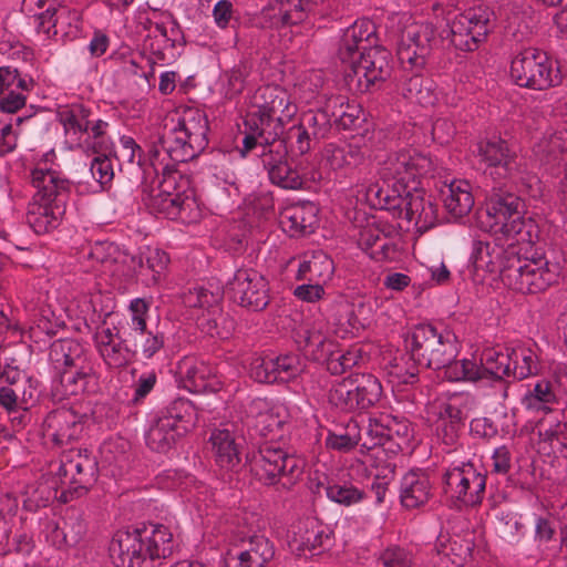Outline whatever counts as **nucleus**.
Returning <instances> with one entry per match:
<instances>
[{"instance_id":"obj_1","label":"nucleus","mask_w":567,"mask_h":567,"mask_svg":"<svg viewBox=\"0 0 567 567\" xmlns=\"http://www.w3.org/2000/svg\"><path fill=\"white\" fill-rule=\"evenodd\" d=\"M173 534L162 524L134 530H117L109 547L115 567H153L173 553Z\"/></svg>"},{"instance_id":"obj_2","label":"nucleus","mask_w":567,"mask_h":567,"mask_svg":"<svg viewBox=\"0 0 567 567\" xmlns=\"http://www.w3.org/2000/svg\"><path fill=\"white\" fill-rule=\"evenodd\" d=\"M525 213V203L518 196H496L487 200L478 215V224L496 241L532 246L538 239V226Z\"/></svg>"},{"instance_id":"obj_3","label":"nucleus","mask_w":567,"mask_h":567,"mask_svg":"<svg viewBox=\"0 0 567 567\" xmlns=\"http://www.w3.org/2000/svg\"><path fill=\"white\" fill-rule=\"evenodd\" d=\"M298 112L288 91L279 85H262L249 96L246 126L266 138H278Z\"/></svg>"},{"instance_id":"obj_4","label":"nucleus","mask_w":567,"mask_h":567,"mask_svg":"<svg viewBox=\"0 0 567 567\" xmlns=\"http://www.w3.org/2000/svg\"><path fill=\"white\" fill-rule=\"evenodd\" d=\"M208 120L197 109H186L169 118L159 145L177 163L194 158L208 144Z\"/></svg>"},{"instance_id":"obj_5","label":"nucleus","mask_w":567,"mask_h":567,"mask_svg":"<svg viewBox=\"0 0 567 567\" xmlns=\"http://www.w3.org/2000/svg\"><path fill=\"white\" fill-rule=\"evenodd\" d=\"M143 202L154 213L168 219L193 220L197 217V205L188 179L177 172L164 173L162 181L150 192L143 190Z\"/></svg>"},{"instance_id":"obj_6","label":"nucleus","mask_w":567,"mask_h":567,"mask_svg":"<svg viewBox=\"0 0 567 567\" xmlns=\"http://www.w3.org/2000/svg\"><path fill=\"white\" fill-rule=\"evenodd\" d=\"M411 359L421 367L445 369L457 355L456 338L451 332H437L431 324L414 326L405 338Z\"/></svg>"},{"instance_id":"obj_7","label":"nucleus","mask_w":567,"mask_h":567,"mask_svg":"<svg viewBox=\"0 0 567 567\" xmlns=\"http://www.w3.org/2000/svg\"><path fill=\"white\" fill-rule=\"evenodd\" d=\"M473 154L483 173L493 181L503 184L532 183L534 176L527 175V165L522 157L511 152L507 143L501 138L480 141Z\"/></svg>"},{"instance_id":"obj_8","label":"nucleus","mask_w":567,"mask_h":567,"mask_svg":"<svg viewBox=\"0 0 567 567\" xmlns=\"http://www.w3.org/2000/svg\"><path fill=\"white\" fill-rule=\"evenodd\" d=\"M197 423L196 408L189 400L176 399L162 410L146 432V444L157 452H166L176 441L190 432Z\"/></svg>"},{"instance_id":"obj_9","label":"nucleus","mask_w":567,"mask_h":567,"mask_svg":"<svg viewBox=\"0 0 567 567\" xmlns=\"http://www.w3.org/2000/svg\"><path fill=\"white\" fill-rule=\"evenodd\" d=\"M435 171L433 159L415 148L391 152L380 163L379 175L383 184L394 192H408L417 187L421 177Z\"/></svg>"},{"instance_id":"obj_10","label":"nucleus","mask_w":567,"mask_h":567,"mask_svg":"<svg viewBox=\"0 0 567 567\" xmlns=\"http://www.w3.org/2000/svg\"><path fill=\"white\" fill-rule=\"evenodd\" d=\"M247 464L251 474L262 484H280L284 488H290L298 482L305 466L301 458L270 445L248 454Z\"/></svg>"},{"instance_id":"obj_11","label":"nucleus","mask_w":567,"mask_h":567,"mask_svg":"<svg viewBox=\"0 0 567 567\" xmlns=\"http://www.w3.org/2000/svg\"><path fill=\"white\" fill-rule=\"evenodd\" d=\"M559 277V266L544 257H522L518 252L507 266L503 282L522 293H538L554 285Z\"/></svg>"},{"instance_id":"obj_12","label":"nucleus","mask_w":567,"mask_h":567,"mask_svg":"<svg viewBox=\"0 0 567 567\" xmlns=\"http://www.w3.org/2000/svg\"><path fill=\"white\" fill-rule=\"evenodd\" d=\"M61 123L65 134L74 136L76 146L86 154H100L110 150L106 136L109 124L101 120H92L91 112L83 105H73L61 113Z\"/></svg>"},{"instance_id":"obj_13","label":"nucleus","mask_w":567,"mask_h":567,"mask_svg":"<svg viewBox=\"0 0 567 567\" xmlns=\"http://www.w3.org/2000/svg\"><path fill=\"white\" fill-rule=\"evenodd\" d=\"M486 477L472 463L450 466L443 475V491L457 507L475 506L485 494Z\"/></svg>"},{"instance_id":"obj_14","label":"nucleus","mask_w":567,"mask_h":567,"mask_svg":"<svg viewBox=\"0 0 567 567\" xmlns=\"http://www.w3.org/2000/svg\"><path fill=\"white\" fill-rule=\"evenodd\" d=\"M511 76L517 85L533 90H546L559 82L553 62L544 51L535 48H527L513 59Z\"/></svg>"},{"instance_id":"obj_15","label":"nucleus","mask_w":567,"mask_h":567,"mask_svg":"<svg viewBox=\"0 0 567 567\" xmlns=\"http://www.w3.org/2000/svg\"><path fill=\"white\" fill-rule=\"evenodd\" d=\"M494 12L483 6L455 16L449 24L450 43L462 51H474L492 29Z\"/></svg>"},{"instance_id":"obj_16","label":"nucleus","mask_w":567,"mask_h":567,"mask_svg":"<svg viewBox=\"0 0 567 567\" xmlns=\"http://www.w3.org/2000/svg\"><path fill=\"white\" fill-rule=\"evenodd\" d=\"M148 310L150 305L144 299L135 298L131 300L125 317L127 341L147 360L158 353L165 344L162 332L147 329Z\"/></svg>"},{"instance_id":"obj_17","label":"nucleus","mask_w":567,"mask_h":567,"mask_svg":"<svg viewBox=\"0 0 567 567\" xmlns=\"http://www.w3.org/2000/svg\"><path fill=\"white\" fill-rule=\"evenodd\" d=\"M427 22H413L404 28L398 45V59L404 70H422L436 38Z\"/></svg>"},{"instance_id":"obj_18","label":"nucleus","mask_w":567,"mask_h":567,"mask_svg":"<svg viewBox=\"0 0 567 567\" xmlns=\"http://www.w3.org/2000/svg\"><path fill=\"white\" fill-rule=\"evenodd\" d=\"M258 157L271 184L284 189L296 190L302 188L303 178L290 164L285 141L278 138L269 141L266 138V145L261 146Z\"/></svg>"},{"instance_id":"obj_19","label":"nucleus","mask_w":567,"mask_h":567,"mask_svg":"<svg viewBox=\"0 0 567 567\" xmlns=\"http://www.w3.org/2000/svg\"><path fill=\"white\" fill-rule=\"evenodd\" d=\"M56 474L62 484L82 495L96 481L97 463L87 450L71 449L63 452Z\"/></svg>"},{"instance_id":"obj_20","label":"nucleus","mask_w":567,"mask_h":567,"mask_svg":"<svg viewBox=\"0 0 567 567\" xmlns=\"http://www.w3.org/2000/svg\"><path fill=\"white\" fill-rule=\"evenodd\" d=\"M226 292L234 302L254 311L262 310L269 302L268 282L255 269H238L227 282Z\"/></svg>"},{"instance_id":"obj_21","label":"nucleus","mask_w":567,"mask_h":567,"mask_svg":"<svg viewBox=\"0 0 567 567\" xmlns=\"http://www.w3.org/2000/svg\"><path fill=\"white\" fill-rule=\"evenodd\" d=\"M519 248L511 243L499 240L484 241L474 239L472 244L471 261L476 271H485L493 278L503 280L507 266L513 257H516Z\"/></svg>"},{"instance_id":"obj_22","label":"nucleus","mask_w":567,"mask_h":567,"mask_svg":"<svg viewBox=\"0 0 567 567\" xmlns=\"http://www.w3.org/2000/svg\"><path fill=\"white\" fill-rule=\"evenodd\" d=\"M44 21L35 25V31L43 41H71L80 37L83 29L82 13L63 2L48 14Z\"/></svg>"},{"instance_id":"obj_23","label":"nucleus","mask_w":567,"mask_h":567,"mask_svg":"<svg viewBox=\"0 0 567 567\" xmlns=\"http://www.w3.org/2000/svg\"><path fill=\"white\" fill-rule=\"evenodd\" d=\"M351 60V69L346 79L352 84L355 82L359 90H368L378 81H383L391 73V66L385 50L369 48L361 52L358 60Z\"/></svg>"},{"instance_id":"obj_24","label":"nucleus","mask_w":567,"mask_h":567,"mask_svg":"<svg viewBox=\"0 0 567 567\" xmlns=\"http://www.w3.org/2000/svg\"><path fill=\"white\" fill-rule=\"evenodd\" d=\"M394 233L392 225L377 217L367 218L358 233V246L377 261L392 259L395 255V245L390 236Z\"/></svg>"},{"instance_id":"obj_25","label":"nucleus","mask_w":567,"mask_h":567,"mask_svg":"<svg viewBox=\"0 0 567 567\" xmlns=\"http://www.w3.org/2000/svg\"><path fill=\"white\" fill-rule=\"evenodd\" d=\"M179 385L190 393L217 392L224 381L219 370L210 364L192 358H185L178 365Z\"/></svg>"},{"instance_id":"obj_26","label":"nucleus","mask_w":567,"mask_h":567,"mask_svg":"<svg viewBox=\"0 0 567 567\" xmlns=\"http://www.w3.org/2000/svg\"><path fill=\"white\" fill-rule=\"evenodd\" d=\"M396 210L406 220L408 227L412 226L420 233L426 231L436 223V206L431 196L419 187L413 186L403 193L402 207Z\"/></svg>"},{"instance_id":"obj_27","label":"nucleus","mask_w":567,"mask_h":567,"mask_svg":"<svg viewBox=\"0 0 567 567\" xmlns=\"http://www.w3.org/2000/svg\"><path fill=\"white\" fill-rule=\"evenodd\" d=\"M94 347L110 369H121L132 362L136 350H132L116 328L101 326L93 334Z\"/></svg>"},{"instance_id":"obj_28","label":"nucleus","mask_w":567,"mask_h":567,"mask_svg":"<svg viewBox=\"0 0 567 567\" xmlns=\"http://www.w3.org/2000/svg\"><path fill=\"white\" fill-rule=\"evenodd\" d=\"M82 431V416L64 406L48 413L42 423L43 437L54 445H63L79 439Z\"/></svg>"},{"instance_id":"obj_29","label":"nucleus","mask_w":567,"mask_h":567,"mask_svg":"<svg viewBox=\"0 0 567 567\" xmlns=\"http://www.w3.org/2000/svg\"><path fill=\"white\" fill-rule=\"evenodd\" d=\"M274 556L275 548L270 540L255 535L227 553L225 567H264Z\"/></svg>"},{"instance_id":"obj_30","label":"nucleus","mask_w":567,"mask_h":567,"mask_svg":"<svg viewBox=\"0 0 567 567\" xmlns=\"http://www.w3.org/2000/svg\"><path fill=\"white\" fill-rule=\"evenodd\" d=\"M156 480L161 488L179 489L182 496L196 507L199 516L207 514L206 502L209 491L203 483L178 470H166L158 474Z\"/></svg>"},{"instance_id":"obj_31","label":"nucleus","mask_w":567,"mask_h":567,"mask_svg":"<svg viewBox=\"0 0 567 567\" xmlns=\"http://www.w3.org/2000/svg\"><path fill=\"white\" fill-rule=\"evenodd\" d=\"M64 214L65 203L62 198L33 195L28 205L25 219L34 233L45 234L60 225Z\"/></svg>"},{"instance_id":"obj_32","label":"nucleus","mask_w":567,"mask_h":567,"mask_svg":"<svg viewBox=\"0 0 567 567\" xmlns=\"http://www.w3.org/2000/svg\"><path fill=\"white\" fill-rule=\"evenodd\" d=\"M328 539L323 525L317 518L308 517L293 527L289 546L299 556H313L320 553Z\"/></svg>"},{"instance_id":"obj_33","label":"nucleus","mask_w":567,"mask_h":567,"mask_svg":"<svg viewBox=\"0 0 567 567\" xmlns=\"http://www.w3.org/2000/svg\"><path fill=\"white\" fill-rule=\"evenodd\" d=\"M305 18L302 0H270L261 10L259 21L264 28L280 29L297 24Z\"/></svg>"},{"instance_id":"obj_34","label":"nucleus","mask_w":567,"mask_h":567,"mask_svg":"<svg viewBox=\"0 0 567 567\" xmlns=\"http://www.w3.org/2000/svg\"><path fill=\"white\" fill-rule=\"evenodd\" d=\"M95 384L96 375L92 363L61 370L60 382L55 385L53 395L58 399L79 395L92 391Z\"/></svg>"},{"instance_id":"obj_35","label":"nucleus","mask_w":567,"mask_h":567,"mask_svg":"<svg viewBox=\"0 0 567 567\" xmlns=\"http://www.w3.org/2000/svg\"><path fill=\"white\" fill-rule=\"evenodd\" d=\"M209 441L216 464L227 471L236 470L241 461V444L235 433L229 429H215Z\"/></svg>"},{"instance_id":"obj_36","label":"nucleus","mask_w":567,"mask_h":567,"mask_svg":"<svg viewBox=\"0 0 567 567\" xmlns=\"http://www.w3.org/2000/svg\"><path fill=\"white\" fill-rule=\"evenodd\" d=\"M49 358L56 371L92 363L85 347L73 339H60L50 347Z\"/></svg>"},{"instance_id":"obj_37","label":"nucleus","mask_w":567,"mask_h":567,"mask_svg":"<svg viewBox=\"0 0 567 567\" xmlns=\"http://www.w3.org/2000/svg\"><path fill=\"white\" fill-rule=\"evenodd\" d=\"M374 25L369 20H358L343 32L340 55L343 62L352 59L355 52H365L373 43Z\"/></svg>"},{"instance_id":"obj_38","label":"nucleus","mask_w":567,"mask_h":567,"mask_svg":"<svg viewBox=\"0 0 567 567\" xmlns=\"http://www.w3.org/2000/svg\"><path fill=\"white\" fill-rule=\"evenodd\" d=\"M333 271L332 259L322 250H312L300 257L296 278L302 281L326 284L332 278Z\"/></svg>"},{"instance_id":"obj_39","label":"nucleus","mask_w":567,"mask_h":567,"mask_svg":"<svg viewBox=\"0 0 567 567\" xmlns=\"http://www.w3.org/2000/svg\"><path fill=\"white\" fill-rule=\"evenodd\" d=\"M302 337L303 349L315 361L328 363L338 352V343L329 336L322 322L313 323Z\"/></svg>"},{"instance_id":"obj_40","label":"nucleus","mask_w":567,"mask_h":567,"mask_svg":"<svg viewBox=\"0 0 567 567\" xmlns=\"http://www.w3.org/2000/svg\"><path fill=\"white\" fill-rule=\"evenodd\" d=\"M317 213L313 204L295 205L282 212L280 223L290 236L311 234L318 224Z\"/></svg>"},{"instance_id":"obj_41","label":"nucleus","mask_w":567,"mask_h":567,"mask_svg":"<svg viewBox=\"0 0 567 567\" xmlns=\"http://www.w3.org/2000/svg\"><path fill=\"white\" fill-rule=\"evenodd\" d=\"M31 182L38 189L34 195L49 198H62L70 188V182L55 167L35 166L31 172Z\"/></svg>"},{"instance_id":"obj_42","label":"nucleus","mask_w":567,"mask_h":567,"mask_svg":"<svg viewBox=\"0 0 567 567\" xmlns=\"http://www.w3.org/2000/svg\"><path fill=\"white\" fill-rule=\"evenodd\" d=\"M442 195L444 207L453 218L467 215L474 206L472 186L465 179H453Z\"/></svg>"},{"instance_id":"obj_43","label":"nucleus","mask_w":567,"mask_h":567,"mask_svg":"<svg viewBox=\"0 0 567 567\" xmlns=\"http://www.w3.org/2000/svg\"><path fill=\"white\" fill-rule=\"evenodd\" d=\"M296 89L299 97L310 104H326L331 96L324 73L321 70H310L303 72L297 83Z\"/></svg>"},{"instance_id":"obj_44","label":"nucleus","mask_w":567,"mask_h":567,"mask_svg":"<svg viewBox=\"0 0 567 567\" xmlns=\"http://www.w3.org/2000/svg\"><path fill=\"white\" fill-rule=\"evenodd\" d=\"M370 321L369 317L360 318L355 307L348 301H340L336 305L332 316V331L341 339L352 338L362 330Z\"/></svg>"},{"instance_id":"obj_45","label":"nucleus","mask_w":567,"mask_h":567,"mask_svg":"<svg viewBox=\"0 0 567 567\" xmlns=\"http://www.w3.org/2000/svg\"><path fill=\"white\" fill-rule=\"evenodd\" d=\"M431 495L430 480L423 473L411 471L401 481V503L406 508L424 505Z\"/></svg>"},{"instance_id":"obj_46","label":"nucleus","mask_w":567,"mask_h":567,"mask_svg":"<svg viewBox=\"0 0 567 567\" xmlns=\"http://www.w3.org/2000/svg\"><path fill=\"white\" fill-rule=\"evenodd\" d=\"M178 35V28L153 32L147 35L145 48L150 51L154 63L169 64L176 60L178 55L176 52Z\"/></svg>"},{"instance_id":"obj_47","label":"nucleus","mask_w":567,"mask_h":567,"mask_svg":"<svg viewBox=\"0 0 567 567\" xmlns=\"http://www.w3.org/2000/svg\"><path fill=\"white\" fill-rule=\"evenodd\" d=\"M365 437L362 445L370 450L367 456V462H383L389 461L386 458V452L381 445L389 441V430L386 425V419H369L367 426L364 427Z\"/></svg>"},{"instance_id":"obj_48","label":"nucleus","mask_w":567,"mask_h":567,"mask_svg":"<svg viewBox=\"0 0 567 567\" xmlns=\"http://www.w3.org/2000/svg\"><path fill=\"white\" fill-rule=\"evenodd\" d=\"M414 71L415 73L404 82L402 89L404 97L422 106L434 105L437 101L434 82L419 74L420 70Z\"/></svg>"},{"instance_id":"obj_49","label":"nucleus","mask_w":567,"mask_h":567,"mask_svg":"<svg viewBox=\"0 0 567 567\" xmlns=\"http://www.w3.org/2000/svg\"><path fill=\"white\" fill-rule=\"evenodd\" d=\"M536 430L540 442L549 446L565 445L567 424L564 422V415L560 412H546L536 424Z\"/></svg>"},{"instance_id":"obj_50","label":"nucleus","mask_w":567,"mask_h":567,"mask_svg":"<svg viewBox=\"0 0 567 567\" xmlns=\"http://www.w3.org/2000/svg\"><path fill=\"white\" fill-rule=\"evenodd\" d=\"M567 152V131L547 130L537 137L533 145V154L540 162L556 158Z\"/></svg>"},{"instance_id":"obj_51","label":"nucleus","mask_w":567,"mask_h":567,"mask_svg":"<svg viewBox=\"0 0 567 567\" xmlns=\"http://www.w3.org/2000/svg\"><path fill=\"white\" fill-rule=\"evenodd\" d=\"M480 359L485 380L501 382L504 377L511 375L509 350L501 352L495 349H485Z\"/></svg>"},{"instance_id":"obj_52","label":"nucleus","mask_w":567,"mask_h":567,"mask_svg":"<svg viewBox=\"0 0 567 567\" xmlns=\"http://www.w3.org/2000/svg\"><path fill=\"white\" fill-rule=\"evenodd\" d=\"M357 386L354 374H351L342 380L336 381L331 384L328 392V401L336 409L344 412L357 410Z\"/></svg>"},{"instance_id":"obj_53","label":"nucleus","mask_w":567,"mask_h":567,"mask_svg":"<svg viewBox=\"0 0 567 567\" xmlns=\"http://www.w3.org/2000/svg\"><path fill=\"white\" fill-rule=\"evenodd\" d=\"M511 367L513 375L516 379H526L535 374L538 370V357L535 350L527 344H517L509 349Z\"/></svg>"},{"instance_id":"obj_54","label":"nucleus","mask_w":567,"mask_h":567,"mask_svg":"<svg viewBox=\"0 0 567 567\" xmlns=\"http://www.w3.org/2000/svg\"><path fill=\"white\" fill-rule=\"evenodd\" d=\"M357 386L355 405L359 410H367L379 402L382 395V385L378 378L370 373L354 374Z\"/></svg>"},{"instance_id":"obj_55","label":"nucleus","mask_w":567,"mask_h":567,"mask_svg":"<svg viewBox=\"0 0 567 567\" xmlns=\"http://www.w3.org/2000/svg\"><path fill=\"white\" fill-rule=\"evenodd\" d=\"M384 189L378 184H370L364 188L362 199L372 208L396 212L402 207V192H394L393 188Z\"/></svg>"},{"instance_id":"obj_56","label":"nucleus","mask_w":567,"mask_h":567,"mask_svg":"<svg viewBox=\"0 0 567 567\" xmlns=\"http://www.w3.org/2000/svg\"><path fill=\"white\" fill-rule=\"evenodd\" d=\"M444 375L453 382L468 381L477 382L485 380L481 359L452 360L445 368Z\"/></svg>"},{"instance_id":"obj_57","label":"nucleus","mask_w":567,"mask_h":567,"mask_svg":"<svg viewBox=\"0 0 567 567\" xmlns=\"http://www.w3.org/2000/svg\"><path fill=\"white\" fill-rule=\"evenodd\" d=\"M324 156L333 171L357 166L364 157L361 148L352 144L343 146L329 144L324 150Z\"/></svg>"},{"instance_id":"obj_58","label":"nucleus","mask_w":567,"mask_h":567,"mask_svg":"<svg viewBox=\"0 0 567 567\" xmlns=\"http://www.w3.org/2000/svg\"><path fill=\"white\" fill-rule=\"evenodd\" d=\"M437 554L450 561L451 567H462L471 557L472 543L460 537L437 540Z\"/></svg>"},{"instance_id":"obj_59","label":"nucleus","mask_w":567,"mask_h":567,"mask_svg":"<svg viewBox=\"0 0 567 567\" xmlns=\"http://www.w3.org/2000/svg\"><path fill=\"white\" fill-rule=\"evenodd\" d=\"M317 111H308L302 114L300 124H302L315 138L324 137L333 123L331 105L328 101L326 104H318Z\"/></svg>"},{"instance_id":"obj_60","label":"nucleus","mask_w":567,"mask_h":567,"mask_svg":"<svg viewBox=\"0 0 567 567\" xmlns=\"http://www.w3.org/2000/svg\"><path fill=\"white\" fill-rule=\"evenodd\" d=\"M54 496L52 485L43 480L35 481L28 484L22 492L23 507L29 512H35L45 507Z\"/></svg>"},{"instance_id":"obj_61","label":"nucleus","mask_w":567,"mask_h":567,"mask_svg":"<svg viewBox=\"0 0 567 567\" xmlns=\"http://www.w3.org/2000/svg\"><path fill=\"white\" fill-rule=\"evenodd\" d=\"M333 123L344 130L355 127L360 122L361 109L357 104H350L343 96L336 95L329 99Z\"/></svg>"},{"instance_id":"obj_62","label":"nucleus","mask_w":567,"mask_h":567,"mask_svg":"<svg viewBox=\"0 0 567 567\" xmlns=\"http://www.w3.org/2000/svg\"><path fill=\"white\" fill-rule=\"evenodd\" d=\"M362 440L361 429L355 421H349L339 432H329L326 445L329 449L348 452L355 447Z\"/></svg>"},{"instance_id":"obj_63","label":"nucleus","mask_w":567,"mask_h":567,"mask_svg":"<svg viewBox=\"0 0 567 567\" xmlns=\"http://www.w3.org/2000/svg\"><path fill=\"white\" fill-rule=\"evenodd\" d=\"M556 401L551 385L546 380L537 381L522 398V404L529 411H545L547 405Z\"/></svg>"},{"instance_id":"obj_64","label":"nucleus","mask_w":567,"mask_h":567,"mask_svg":"<svg viewBox=\"0 0 567 567\" xmlns=\"http://www.w3.org/2000/svg\"><path fill=\"white\" fill-rule=\"evenodd\" d=\"M198 324L206 333L220 339H228L235 327L234 320L218 312V308L203 312Z\"/></svg>"}]
</instances>
